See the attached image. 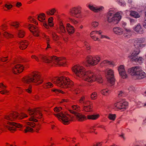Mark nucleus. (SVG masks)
Here are the masks:
<instances>
[{"instance_id":"nucleus-1","label":"nucleus","mask_w":146,"mask_h":146,"mask_svg":"<svg viewBox=\"0 0 146 146\" xmlns=\"http://www.w3.org/2000/svg\"><path fill=\"white\" fill-rule=\"evenodd\" d=\"M72 71L76 76L89 83H92L97 81L99 83L103 82L102 78L100 75L97 76L91 71H86L83 66L76 64L72 68Z\"/></svg>"},{"instance_id":"nucleus-2","label":"nucleus","mask_w":146,"mask_h":146,"mask_svg":"<svg viewBox=\"0 0 146 146\" xmlns=\"http://www.w3.org/2000/svg\"><path fill=\"white\" fill-rule=\"evenodd\" d=\"M27 117V115L24 113L19 114L16 112L12 111L4 116V119L7 121V123L4 124V127L11 132H13L16 130L17 127L20 128L22 127V125L12 121L17 119H22Z\"/></svg>"},{"instance_id":"nucleus-3","label":"nucleus","mask_w":146,"mask_h":146,"mask_svg":"<svg viewBox=\"0 0 146 146\" xmlns=\"http://www.w3.org/2000/svg\"><path fill=\"white\" fill-rule=\"evenodd\" d=\"M28 113L31 117L29 119V121L33 122H27L26 123L28 125L26 127L25 129L24 130L25 133L29 132H32L33 129L31 127H33L35 126V123L33 122H37L38 120L35 117L38 118H40L42 117V114L41 112L40 109L38 108L31 109L29 108L28 110Z\"/></svg>"},{"instance_id":"nucleus-4","label":"nucleus","mask_w":146,"mask_h":146,"mask_svg":"<svg viewBox=\"0 0 146 146\" xmlns=\"http://www.w3.org/2000/svg\"><path fill=\"white\" fill-rule=\"evenodd\" d=\"M39 57L44 62L50 63L52 66L56 65L65 66L66 65V61L64 57H58L55 56H51L44 55H40Z\"/></svg>"},{"instance_id":"nucleus-5","label":"nucleus","mask_w":146,"mask_h":146,"mask_svg":"<svg viewBox=\"0 0 146 146\" xmlns=\"http://www.w3.org/2000/svg\"><path fill=\"white\" fill-rule=\"evenodd\" d=\"M23 82L27 84L33 83L36 85L41 84L43 82L40 73L37 71H34L26 75L22 79Z\"/></svg>"},{"instance_id":"nucleus-6","label":"nucleus","mask_w":146,"mask_h":146,"mask_svg":"<svg viewBox=\"0 0 146 146\" xmlns=\"http://www.w3.org/2000/svg\"><path fill=\"white\" fill-rule=\"evenodd\" d=\"M62 76L56 77L53 82L58 86L64 88H67L73 87L74 85L73 82L69 78L65 76L64 75H67L69 73L67 72L64 73Z\"/></svg>"},{"instance_id":"nucleus-7","label":"nucleus","mask_w":146,"mask_h":146,"mask_svg":"<svg viewBox=\"0 0 146 146\" xmlns=\"http://www.w3.org/2000/svg\"><path fill=\"white\" fill-rule=\"evenodd\" d=\"M62 108L60 107H56L54 108V111L58 112L54 115L58 118L59 120H61L63 123L65 125L69 124L70 121L73 119V116L72 115H70L66 113H63L62 111Z\"/></svg>"},{"instance_id":"nucleus-8","label":"nucleus","mask_w":146,"mask_h":146,"mask_svg":"<svg viewBox=\"0 0 146 146\" xmlns=\"http://www.w3.org/2000/svg\"><path fill=\"white\" fill-rule=\"evenodd\" d=\"M128 72L137 79L140 80L146 77V74L141 68L140 67L136 66L128 69Z\"/></svg>"},{"instance_id":"nucleus-9","label":"nucleus","mask_w":146,"mask_h":146,"mask_svg":"<svg viewBox=\"0 0 146 146\" xmlns=\"http://www.w3.org/2000/svg\"><path fill=\"white\" fill-rule=\"evenodd\" d=\"M86 62L88 65L94 66L97 65L100 62L101 58L99 55H90L86 57Z\"/></svg>"},{"instance_id":"nucleus-10","label":"nucleus","mask_w":146,"mask_h":146,"mask_svg":"<svg viewBox=\"0 0 146 146\" xmlns=\"http://www.w3.org/2000/svg\"><path fill=\"white\" fill-rule=\"evenodd\" d=\"M133 44L137 50H139L140 48H142L146 45V41L144 38H137L133 40Z\"/></svg>"},{"instance_id":"nucleus-11","label":"nucleus","mask_w":146,"mask_h":146,"mask_svg":"<svg viewBox=\"0 0 146 146\" xmlns=\"http://www.w3.org/2000/svg\"><path fill=\"white\" fill-rule=\"evenodd\" d=\"M107 21L109 23L116 21L118 22L121 18V16L119 13H117L114 14L108 12L107 15Z\"/></svg>"},{"instance_id":"nucleus-12","label":"nucleus","mask_w":146,"mask_h":146,"mask_svg":"<svg viewBox=\"0 0 146 146\" xmlns=\"http://www.w3.org/2000/svg\"><path fill=\"white\" fill-rule=\"evenodd\" d=\"M23 26L25 27H28L29 29L34 36L37 37L39 36L40 31L37 26H35L32 24L27 23L25 24Z\"/></svg>"},{"instance_id":"nucleus-13","label":"nucleus","mask_w":146,"mask_h":146,"mask_svg":"<svg viewBox=\"0 0 146 146\" xmlns=\"http://www.w3.org/2000/svg\"><path fill=\"white\" fill-rule=\"evenodd\" d=\"M81 7H77L71 9L69 11L70 15L72 16L80 19L82 18Z\"/></svg>"},{"instance_id":"nucleus-14","label":"nucleus","mask_w":146,"mask_h":146,"mask_svg":"<svg viewBox=\"0 0 146 146\" xmlns=\"http://www.w3.org/2000/svg\"><path fill=\"white\" fill-rule=\"evenodd\" d=\"M46 16L45 14L43 13L39 14L37 16V19L40 22V25L45 28H48L47 25V21H46Z\"/></svg>"},{"instance_id":"nucleus-15","label":"nucleus","mask_w":146,"mask_h":146,"mask_svg":"<svg viewBox=\"0 0 146 146\" xmlns=\"http://www.w3.org/2000/svg\"><path fill=\"white\" fill-rule=\"evenodd\" d=\"M70 112L72 113L71 115H72L74 116L73 119L72 121L74 120V116L76 117V119L79 121H83L87 120L86 117L83 114L78 113L77 112L72 110H70Z\"/></svg>"},{"instance_id":"nucleus-16","label":"nucleus","mask_w":146,"mask_h":146,"mask_svg":"<svg viewBox=\"0 0 146 146\" xmlns=\"http://www.w3.org/2000/svg\"><path fill=\"white\" fill-rule=\"evenodd\" d=\"M128 106V103L127 102L117 101L114 104L115 107L118 109L125 110Z\"/></svg>"},{"instance_id":"nucleus-17","label":"nucleus","mask_w":146,"mask_h":146,"mask_svg":"<svg viewBox=\"0 0 146 146\" xmlns=\"http://www.w3.org/2000/svg\"><path fill=\"white\" fill-rule=\"evenodd\" d=\"M140 52V50H134L131 54L130 57H131V61L135 62H142L143 58L142 57H139L137 58H136V56L139 54Z\"/></svg>"},{"instance_id":"nucleus-18","label":"nucleus","mask_w":146,"mask_h":146,"mask_svg":"<svg viewBox=\"0 0 146 146\" xmlns=\"http://www.w3.org/2000/svg\"><path fill=\"white\" fill-rule=\"evenodd\" d=\"M23 65L18 64L15 65L12 68V72L15 74H17L22 72L25 69Z\"/></svg>"},{"instance_id":"nucleus-19","label":"nucleus","mask_w":146,"mask_h":146,"mask_svg":"<svg viewBox=\"0 0 146 146\" xmlns=\"http://www.w3.org/2000/svg\"><path fill=\"white\" fill-rule=\"evenodd\" d=\"M107 72L106 76L108 81L112 85H113L115 82V79L113 71L111 70L108 69L107 71Z\"/></svg>"},{"instance_id":"nucleus-20","label":"nucleus","mask_w":146,"mask_h":146,"mask_svg":"<svg viewBox=\"0 0 146 146\" xmlns=\"http://www.w3.org/2000/svg\"><path fill=\"white\" fill-rule=\"evenodd\" d=\"M102 33V32L101 31H93L91 33L90 36L95 41L99 40V37L101 36V37H102V35H101Z\"/></svg>"},{"instance_id":"nucleus-21","label":"nucleus","mask_w":146,"mask_h":146,"mask_svg":"<svg viewBox=\"0 0 146 146\" xmlns=\"http://www.w3.org/2000/svg\"><path fill=\"white\" fill-rule=\"evenodd\" d=\"M42 37L46 41L47 46L45 48V50H49V49H51L52 48L50 44V39L49 36L46 35L44 33H42Z\"/></svg>"},{"instance_id":"nucleus-22","label":"nucleus","mask_w":146,"mask_h":146,"mask_svg":"<svg viewBox=\"0 0 146 146\" xmlns=\"http://www.w3.org/2000/svg\"><path fill=\"white\" fill-rule=\"evenodd\" d=\"M5 4L3 7V9L5 11H8L11 10L13 6L9 1H5L4 2Z\"/></svg>"},{"instance_id":"nucleus-23","label":"nucleus","mask_w":146,"mask_h":146,"mask_svg":"<svg viewBox=\"0 0 146 146\" xmlns=\"http://www.w3.org/2000/svg\"><path fill=\"white\" fill-rule=\"evenodd\" d=\"M118 70L122 78L125 79L127 77V76L125 73L124 66L123 65H120L118 68Z\"/></svg>"},{"instance_id":"nucleus-24","label":"nucleus","mask_w":146,"mask_h":146,"mask_svg":"<svg viewBox=\"0 0 146 146\" xmlns=\"http://www.w3.org/2000/svg\"><path fill=\"white\" fill-rule=\"evenodd\" d=\"M66 28L68 34L70 35L73 34L75 32V29L74 27L70 23L66 24Z\"/></svg>"},{"instance_id":"nucleus-25","label":"nucleus","mask_w":146,"mask_h":146,"mask_svg":"<svg viewBox=\"0 0 146 146\" xmlns=\"http://www.w3.org/2000/svg\"><path fill=\"white\" fill-rule=\"evenodd\" d=\"M29 44V42L26 40H22L19 43V48L21 49H25Z\"/></svg>"},{"instance_id":"nucleus-26","label":"nucleus","mask_w":146,"mask_h":146,"mask_svg":"<svg viewBox=\"0 0 146 146\" xmlns=\"http://www.w3.org/2000/svg\"><path fill=\"white\" fill-rule=\"evenodd\" d=\"M88 7L90 10L96 13L101 11L104 9L103 7H95L91 5H89Z\"/></svg>"},{"instance_id":"nucleus-27","label":"nucleus","mask_w":146,"mask_h":146,"mask_svg":"<svg viewBox=\"0 0 146 146\" xmlns=\"http://www.w3.org/2000/svg\"><path fill=\"white\" fill-rule=\"evenodd\" d=\"M86 102L89 104L88 106H85L83 107L84 110L86 112H90L91 111L92 106V104L90 101H87Z\"/></svg>"},{"instance_id":"nucleus-28","label":"nucleus","mask_w":146,"mask_h":146,"mask_svg":"<svg viewBox=\"0 0 146 146\" xmlns=\"http://www.w3.org/2000/svg\"><path fill=\"white\" fill-rule=\"evenodd\" d=\"M100 117L99 114L88 115L86 117L87 120H95L98 119Z\"/></svg>"},{"instance_id":"nucleus-29","label":"nucleus","mask_w":146,"mask_h":146,"mask_svg":"<svg viewBox=\"0 0 146 146\" xmlns=\"http://www.w3.org/2000/svg\"><path fill=\"white\" fill-rule=\"evenodd\" d=\"M113 31L114 33L118 35H121L123 33V30L121 28L116 27L113 29Z\"/></svg>"},{"instance_id":"nucleus-30","label":"nucleus","mask_w":146,"mask_h":146,"mask_svg":"<svg viewBox=\"0 0 146 146\" xmlns=\"http://www.w3.org/2000/svg\"><path fill=\"white\" fill-rule=\"evenodd\" d=\"M134 30L136 32L139 34H142L143 32L142 28L139 24H138L135 27Z\"/></svg>"},{"instance_id":"nucleus-31","label":"nucleus","mask_w":146,"mask_h":146,"mask_svg":"<svg viewBox=\"0 0 146 146\" xmlns=\"http://www.w3.org/2000/svg\"><path fill=\"white\" fill-rule=\"evenodd\" d=\"M25 34V31L23 29L19 30L17 33V36L19 38H23L24 37Z\"/></svg>"},{"instance_id":"nucleus-32","label":"nucleus","mask_w":146,"mask_h":146,"mask_svg":"<svg viewBox=\"0 0 146 146\" xmlns=\"http://www.w3.org/2000/svg\"><path fill=\"white\" fill-rule=\"evenodd\" d=\"M28 20L29 22L33 23L36 26H38V22L33 17L31 16H29L28 18Z\"/></svg>"},{"instance_id":"nucleus-33","label":"nucleus","mask_w":146,"mask_h":146,"mask_svg":"<svg viewBox=\"0 0 146 146\" xmlns=\"http://www.w3.org/2000/svg\"><path fill=\"white\" fill-rule=\"evenodd\" d=\"M57 10L56 8H52L47 10L46 12V14L49 15H52L56 12Z\"/></svg>"},{"instance_id":"nucleus-34","label":"nucleus","mask_w":146,"mask_h":146,"mask_svg":"<svg viewBox=\"0 0 146 146\" xmlns=\"http://www.w3.org/2000/svg\"><path fill=\"white\" fill-rule=\"evenodd\" d=\"M53 18L52 17H50L48 19V22H47V25L48 26V28H46L48 29L50 27H52L54 26V24L53 23Z\"/></svg>"},{"instance_id":"nucleus-35","label":"nucleus","mask_w":146,"mask_h":146,"mask_svg":"<svg viewBox=\"0 0 146 146\" xmlns=\"http://www.w3.org/2000/svg\"><path fill=\"white\" fill-rule=\"evenodd\" d=\"M130 15L131 16L135 18H139L140 17V15L138 13L135 11H130Z\"/></svg>"},{"instance_id":"nucleus-36","label":"nucleus","mask_w":146,"mask_h":146,"mask_svg":"<svg viewBox=\"0 0 146 146\" xmlns=\"http://www.w3.org/2000/svg\"><path fill=\"white\" fill-rule=\"evenodd\" d=\"M59 26V29L60 32L62 33H65L66 32L65 29L62 21H60Z\"/></svg>"},{"instance_id":"nucleus-37","label":"nucleus","mask_w":146,"mask_h":146,"mask_svg":"<svg viewBox=\"0 0 146 146\" xmlns=\"http://www.w3.org/2000/svg\"><path fill=\"white\" fill-rule=\"evenodd\" d=\"M52 36L53 40L55 41H57L59 39V37L57 34L54 32H52Z\"/></svg>"},{"instance_id":"nucleus-38","label":"nucleus","mask_w":146,"mask_h":146,"mask_svg":"<svg viewBox=\"0 0 146 146\" xmlns=\"http://www.w3.org/2000/svg\"><path fill=\"white\" fill-rule=\"evenodd\" d=\"M3 35L5 37L7 38H13V35L12 34L6 31L4 32Z\"/></svg>"},{"instance_id":"nucleus-39","label":"nucleus","mask_w":146,"mask_h":146,"mask_svg":"<svg viewBox=\"0 0 146 146\" xmlns=\"http://www.w3.org/2000/svg\"><path fill=\"white\" fill-rule=\"evenodd\" d=\"M11 25L15 27V28H17L19 27L20 24L19 23L18 21H15L12 22Z\"/></svg>"},{"instance_id":"nucleus-40","label":"nucleus","mask_w":146,"mask_h":146,"mask_svg":"<svg viewBox=\"0 0 146 146\" xmlns=\"http://www.w3.org/2000/svg\"><path fill=\"white\" fill-rule=\"evenodd\" d=\"M85 96H82L80 99L79 100V103L82 104H84L85 105H86V103H87L86 101H85Z\"/></svg>"},{"instance_id":"nucleus-41","label":"nucleus","mask_w":146,"mask_h":146,"mask_svg":"<svg viewBox=\"0 0 146 146\" xmlns=\"http://www.w3.org/2000/svg\"><path fill=\"white\" fill-rule=\"evenodd\" d=\"M97 97V93L96 92H94L92 93L91 95V98L92 100H95L96 99Z\"/></svg>"},{"instance_id":"nucleus-42","label":"nucleus","mask_w":146,"mask_h":146,"mask_svg":"<svg viewBox=\"0 0 146 146\" xmlns=\"http://www.w3.org/2000/svg\"><path fill=\"white\" fill-rule=\"evenodd\" d=\"M51 91L54 92L56 94H58L60 93H61L64 94V92L62 91L57 89H52Z\"/></svg>"},{"instance_id":"nucleus-43","label":"nucleus","mask_w":146,"mask_h":146,"mask_svg":"<svg viewBox=\"0 0 146 146\" xmlns=\"http://www.w3.org/2000/svg\"><path fill=\"white\" fill-rule=\"evenodd\" d=\"M69 20L70 22L73 25H75L78 23V21L74 19L70 18H69Z\"/></svg>"},{"instance_id":"nucleus-44","label":"nucleus","mask_w":146,"mask_h":146,"mask_svg":"<svg viewBox=\"0 0 146 146\" xmlns=\"http://www.w3.org/2000/svg\"><path fill=\"white\" fill-rule=\"evenodd\" d=\"M110 91L108 89H104L101 91V93L103 95H108Z\"/></svg>"},{"instance_id":"nucleus-45","label":"nucleus","mask_w":146,"mask_h":146,"mask_svg":"<svg viewBox=\"0 0 146 146\" xmlns=\"http://www.w3.org/2000/svg\"><path fill=\"white\" fill-rule=\"evenodd\" d=\"M53 86V84L50 82H48L45 84L44 86V87L45 88H49Z\"/></svg>"},{"instance_id":"nucleus-46","label":"nucleus","mask_w":146,"mask_h":146,"mask_svg":"<svg viewBox=\"0 0 146 146\" xmlns=\"http://www.w3.org/2000/svg\"><path fill=\"white\" fill-rule=\"evenodd\" d=\"M116 115L115 114H110L108 116V118L111 120H114L116 118Z\"/></svg>"},{"instance_id":"nucleus-47","label":"nucleus","mask_w":146,"mask_h":146,"mask_svg":"<svg viewBox=\"0 0 146 146\" xmlns=\"http://www.w3.org/2000/svg\"><path fill=\"white\" fill-rule=\"evenodd\" d=\"M8 27L5 24H3L0 26V30L2 31H5L7 30Z\"/></svg>"},{"instance_id":"nucleus-48","label":"nucleus","mask_w":146,"mask_h":146,"mask_svg":"<svg viewBox=\"0 0 146 146\" xmlns=\"http://www.w3.org/2000/svg\"><path fill=\"white\" fill-rule=\"evenodd\" d=\"M32 86L31 85H29L27 88L25 89V91L29 94H31L32 92Z\"/></svg>"},{"instance_id":"nucleus-49","label":"nucleus","mask_w":146,"mask_h":146,"mask_svg":"<svg viewBox=\"0 0 146 146\" xmlns=\"http://www.w3.org/2000/svg\"><path fill=\"white\" fill-rule=\"evenodd\" d=\"M72 108L73 110V111L75 112L78 111L80 110V107L78 106L74 105L72 106Z\"/></svg>"},{"instance_id":"nucleus-50","label":"nucleus","mask_w":146,"mask_h":146,"mask_svg":"<svg viewBox=\"0 0 146 146\" xmlns=\"http://www.w3.org/2000/svg\"><path fill=\"white\" fill-rule=\"evenodd\" d=\"M95 126H93L91 127L90 129V133H94L95 134H97V133L95 132V130H96Z\"/></svg>"},{"instance_id":"nucleus-51","label":"nucleus","mask_w":146,"mask_h":146,"mask_svg":"<svg viewBox=\"0 0 146 146\" xmlns=\"http://www.w3.org/2000/svg\"><path fill=\"white\" fill-rule=\"evenodd\" d=\"M7 86L4 85L3 83H0V88L2 90H5L6 89Z\"/></svg>"},{"instance_id":"nucleus-52","label":"nucleus","mask_w":146,"mask_h":146,"mask_svg":"<svg viewBox=\"0 0 146 146\" xmlns=\"http://www.w3.org/2000/svg\"><path fill=\"white\" fill-rule=\"evenodd\" d=\"M9 91L6 89L0 91V93L2 94H7Z\"/></svg>"},{"instance_id":"nucleus-53","label":"nucleus","mask_w":146,"mask_h":146,"mask_svg":"<svg viewBox=\"0 0 146 146\" xmlns=\"http://www.w3.org/2000/svg\"><path fill=\"white\" fill-rule=\"evenodd\" d=\"M84 44L86 46V48L87 50H90L91 49V47L90 44L87 42H85Z\"/></svg>"},{"instance_id":"nucleus-54","label":"nucleus","mask_w":146,"mask_h":146,"mask_svg":"<svg viewBox=\"0 0 146 146\" xmlns=\"http://www.w3.org/2000/svg\"><path fill=\"white\" fill-rule=\"evenodd\" d=\"M35 131L37 133H38L41 128V126L40 124L36 125L35 127Z\"/></svg>"},{"instance_id":"nucleus-55","label":"nucleus","mask_w":146,"mask_h":146,"mask_svg":"<svg viewBox=\"0 0 146 146\" xmlns=\"http://www.w3.org/2000/svg\"><path fill=\"white\" fill-rule=\"evenodd\" d=\"M31 58L33 59H35V61L38 62L39 59L38 57L35 55H32L31 56Z\"/></svg>"},{"instance_id":"nucleus-56","label":"nucleus","mask_w":146,"mask_h":146,"mask_svg":"<svg viewBox=\"0 0 146 146\" xmlns=\"http://www.w3.org/2000/svg\"><path fill=\"white\" fill-rule=\"evenodd\" d=\"M16 88L18 91V93L19 94H21L23 92V90L21 88L19 87H17Z\"/></svg>"},{"instance_id":"nucleus-57","label":"nucleus","mask_w":146,"mask_h":146,"mask_svg":"<svg viewBox=\"0 0 146 146\" xmlns=\"http://www.w3.org/2000/svg\"><path fill=\"white\" fill-rule=\"evenodd\" d=\"M7 60V57L0 58V61L2 62H5Z\"/></svg>"},{"instance_id":"nucleus-58","label":"nucleus","mask_w":146,"mask_h":146,"mask_svg":"<svg viewBox=\"0 0 146 146\" xmlns=\"http://www.w3.org/2000/svg\"><path fill=\"white\" fill-rule=\"evenodd\" d=\"M98 25V23L96 22H94L92 23V26L94 27H97Z\"/></svg>"},{"instance_id":"nucleus-59","label":"nucleus","mask_w":146,"mask_h":146,"mask_svg":"<svg viewBox=\"0 0 146 146\" xmlns=\"http://www.w3.org/2000/svg\"><path fill=\"white\" fill-rule=\"evenodd\" d=\"M69 102V100L67 99H62L60 102V103H63L64 102Z\"/></svg>"},{"instance_id":"nucleus-60","label":"nucleus","mask_w":146,"mask_h":146,"mask_svg":"<svg viewBox=\"0 0 146 146\" xmlns=\"http://www.w3.org/2000/svg\"><path fill=\"white\" fill-rule=\"evenodd\" d=\"M22 5V3L21 2H18L16 4V7L17 8H19Z\"/></svg>"},{"instance_id":"nucleus-61","label":"nucleus","mask_w":146,"mask_h":146,"mask_svg":"<svg viewBox=\"0 0 146 146\" xmlns=\"http://www.w3.org/2000/svg\"><path fill=\"white\" fill-rule=\"evenodd\" d=\"M103 62L104 64L108 63L109 64H111V63L110 61L107 60H104L103 61Z\"/></svg>"},{"instance_id":"nucleus-62","label":"nucleus","mask_w":146,"mask_h":146,"mask_svg":"<svg viewBox=\"0 0 146 146\" xmlns=\"http://www.w3.org/2000/svg\"><path fill=\"white\" fill-rule=\"evenodd\" d=\"M97 127H99V128H102L104 129H105V126L103 125H98V126Z\"/></svg>"},{"instance_id":"nucleus-63","label":"nucleus","mask_w":146,"mask_h":146,"mask_svg":"<svg viewBox=\"0 0 146 146\" xmlns=\"http://www.w3.org/2000/svg\"><path fill=\"white\" fill-rule=\"evenodd\" d=\"M79 89L77 88H76V89H75V90H74V93H75L76 94H77L79 93V91H78Z\"/></svg>"},{"instance_id":"nucleus-64","label":"nucleus","mask_w":146,"mask_h":146,"mask_svg":"<svg viewBox=\"0 0 146 146\" xmlns=\"http://www.w3.org/2000/svg\"><path fill=\"white\" fill-rule=\"evenodd\" d=\"M102 144L101 143H99L94 145L93 146H102Z\"/></svg>"}]
</instances>
